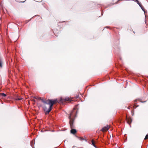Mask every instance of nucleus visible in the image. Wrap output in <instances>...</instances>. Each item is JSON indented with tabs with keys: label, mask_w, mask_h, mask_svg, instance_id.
Instances as JSON below:
<instances>
[{
	"label": "nucleus",
	"mask_w": 148,
	"mask_h": 148,
	"mask_svg": "<svg viewBox=\"0 0 148 148\" xmlns=\"http://www.w3.org/2000/svg\"><path fill=\"white\" fill-rule=\"evenodd\" d=\"M91 142L92 145L95 147H96V146L95 145V141L93 140H92L91 141Z\"/></svg>",
	"instance_id": "nucleus-10"
},
{
	"label": "nucleus",
	"mask_w": 148,
	"mask_h": 148,
	"mask_svg": "<svg viewBox=\"0 0 148 148\" xmlns=\"http://www.w3.org/2000/svg\"><path fill=\"white\" fill-rule=\"evenodd\" d=\"M45 131V130H42L41 131V132H44Z\"/></svg>",
	"instance_id": "nucleus-16"
},
{
	"label": "nucleus",
	"mask_w": 148,
	"mask_h": 148,
	"mask_svg": "<svg viewBox=\"0 0 148 148\" xmlns=\"http://www.w3.org/2000/svg\"><path fill=\"white\" fill-rule=\"evenodd\" d=\"M38 107L41 108L45 112V114H46V103H38Z\"/></svg>",
	"instance_id": "nucleus-3"
},
{
	"label": "nucleus",
	"mask_w": 148,
	"mask_h": 148,
	"mask_svg": "<svg viewBox=\"0 0 148 148\" xmlns=\"http://www.w3.org/2000/svg\"><path fill=\"white\" fill-rule=\"evenodd\" d=\"M135 101H136V100H135Z\"/></svg>",
	"instance_id": "nucleus-19"
},
{
	"label": "nucleus",
	"mask_w": 148,
	"mask_h": 148,
	"mask_svg": "<svg viewBox=\"0 0 148 148\" xmlns=\"http://www.w3.org/2000/svg\"><path fill=\"white\" fill-rule=\"evenodd\" d=\"M32 100V101H34V102H36V101H35V100H34V99Z\"/></svg>",
	"instance_id": "nucleus-17"
},
{
	"label": "nucleus",
	"mask_w": 148,
	"mask_h": 148,
	"mask_svg": "<svg viewBox=\"0 0 148 148\" xmlns=\"http://www.w3.org/2000/svg\"><path fill=\"white\" fill-rule=\"evenodd\" d=\"M6 96V95L4 93H0V96L1 97H5Z\"/></svg>",
	"instance_id": "nucleus-11"
},
{
	"label": "nucleus",
	"mask_w": 148,
	"mask_h": 148,
	"mask_svg": "<svg viewBox=\"0 0 148 148\" xmlns=\"http://www.w3.org/2000/svg\"><path fill=\"white\" fill-rule=\"evenodd\" d=\"M0 67L1 68L2 67V62L1 61H0Z\"/></svg>",
	"instance_id": "nucleus-13"
},
{
	"label": "nucleus",
	"mask_w": 148,
	"mask_h": 148,
	"mask_svg": "<svg viewBox=\"0 0 148 148\" xmlns=\"http://www.w3.org/2000/svg\"><path fill=\"white\" fill-rule=\"evenodd\" d=\"M148 138V135L147 134L146 135L145 138V140H146Z\"/></svg>",
	"instance_id": "nucleus-14"
},
{
	"label": "nucleus",
	"mask_w": 148,
	"mask_h": 148,
	"mask_svg": "<svg viewBox=\"0 0 148 148\" xmlns=\"http://www.w3.org/2000/svg\"><path fill=\"white\" fill-rule=\"evenodd\" d=\"M67 101H69L70 102H71L73 101V100L70 99L69 97H66L63 98L61 97L59 101H58L57 99H54L53 100L48 99L47 100V104L49 106V107L47 110V114H49L53 108V104H56L58 102L59 103H63Z\"/></svg>",
	"instance_id": "nucleus-1"
},
{
	"label": "nucleus",
	"mask_w": 148,
	"mask_h": 148,
	"mask_svg": "<svg viewBox=\"0 0 148 148\" xmlns=\"http://www.w3.org/2000/svg\"><path fill=\"white\" fill-rule=\"evenodd\" d=\"M40 97H38L37 96H35L33 97L34 98L37 99L38 101L39 100V98H40Z\"/></svg>",
	"instance_id": "nucleus-12"
},
{
	"label": "nucleus",
	"mask_w": 148,
	"mask_h": 148,
	"mask_svg": "<svg viewBox=\"0 0 148 148\" xmlns=\"http://www.w3.org/2000/svg\"><path fill=\"white\" fill-rule=\"evenodd\" d=\"M139 6L140 7V8H141L142 9V10L145 12V8H144L143 7V6L141 4Z\"/></svg>",
	"instance_id": "nucleus-9"
},
{
	"label": "nucleus",
	"mask_w": 148,
	"mask_h": 148,
	"mask_svg": "<svg viewBox=\"0 0 148 148\" xmlns=\"http://www.w3.org/2000/svg\"><path fill=\"white\" fill-rule=\"evenodd\" d=\"M71 133L74 134H75L77 132V131L75 129H73V128H71Z\"/></svg>",
	"instance_id": "nucleus-8"
},
{
	"label": "nucleus",
	"mask_w": 148,
	"mask_h": 148,
	"mask_svg": "<svg viewBox=\"0 0 148 148\" xmlns=\"http://www.w3.org/2000/svg\"><path fill=\"white\" fill-rule=\"evenodd\" d=\"M39 103H46V100L45 98L41 97L39 98Z\"/></svg>",
	"instance_id": "nucleus-4"
},
{
	"label": "nucleus",
	"mask_w": 148,
	"mask_h": 148,
	"mask_svg": "<svg viewBox=\"0 0 148 148\" xmlns=\"http://www.w3.org/2000/svg\"><path fill=\"white\" fill-rule=\"evenodd\" d=\"M27 1V0H25V1H21L20 2L24 3L25 1ZM27 1H28L27 2V5L29 6L31 5L32 3V1H31L30 0H27Z\"/></svg>",
	"instance_id": "nucleus-6"
},
{
	"label": "nucleus",
	"mask_w": 148,
	"mask_h": 148,
	"mask_svg": "<svg viewBox=\"0 0 148 148\" xmlns=\"http://www.w3.org/2000/svg\"><path fill=\"white\" fill-rule=\"evenodd\" d=\"M109 127L108 125H107L106 126H105L101 130V131L103 132H106L109 129Z\"/></svg>",
	"instance_id": "nucleus-5"
},
{
	"label": "nucleus",
	"mask_w": 148,
	"mask_h": 148,
	"mask_svg": "<svg viewBox=\"0 0 148 148\" xmlns=\"http://www.w3.org/2000/svg\"><path fill=\"white\" fill-rule=\"evenodd\" d=\"M78 105H76L73 109L70 112L69 116V118L70 119L69 124L70 127L71 128H74L73 125V122L76 116L77 113V110H76Z\"/></svg>",
	"instance_id": "nucleus-2"
},
{
	"label": "nucleus",
	"mask_w": 148,
	"mask_h": 148,
	"mask_svg": "<svg viewBox=\"0 0 148 148\" xmlns=\"http://www.w3.org/2000/svg\"><path fill=\"white\" fill-rule=\"evenodd\" d=\"M79 139L80 140H84V139L83 137H79Z\"/></svg>",
	"instance_id": "nucleus-15"
},
{
	"label": "nucleus",
	"mask_w": 148,
	"mask_h": 148,
	"mask_svg": "<svg viewBox=\"0 0 148 148\" xmlns=\"http://www.w3.org/2000/svg\"><path fill=\"white\" fill-rule=\"evenodd\" d=\"M126 120L127 123L128 124L130 125L131 124L132 121L131 118H127V117H126Z\"/></svg>",
	"instance_id": "nucleus-7"
},
{
	"label": "nucleus",
	"mask_w": 148,
	"mask_h": 148,
	"mask_svg": "<svg viewBox=\"0 0 148 148\" xmlns=\"http://www.w3.org/2000/svg\"><path fill=\"white\" fill-rule=\"evenodd\" d=\"M20 99H18V100H20Z\"/></svg>",
	"instance_id": "nucleus-18"
}]
</instances>
